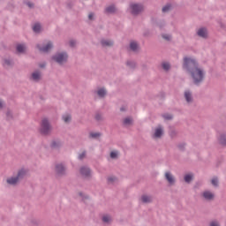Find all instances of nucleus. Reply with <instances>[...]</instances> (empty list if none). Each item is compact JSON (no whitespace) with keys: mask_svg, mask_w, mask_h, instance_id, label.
Segmentation results:
<instances>
[{"mask_svg":"<svg viewBox=\"0 0 226 226\" xmlns=\"http://www.w3.org/2000/svg\"><path fill=\"white\" fill-rule=\"evenodd\" d=\"M36 48L40 52H43L44 54H47L48 52H50L51 49H54V44L52 43V41H49L43 46L37 44Z\"/></svg>","mask_w":226,"mask_h":226,"instance_id":"5","label":"nucleus"},{"mask_svg":"<svg viewBox=\"0 0 226 226\" xmlns=\"http://www.w3.org/2000/svg\"><path fill=\"white\" fill-rule=\"evenodd\" d=\"M89 137H90V139H100V137H102V133H100V132H90Z\"/></svg>","mask_w":226,"mask_h":226,"instance_id":"26","label":"nucleus"},{"mask_svg":"<svg viewBox=\"0 0 226 226\" xmlns=\"http://www.w3.org/2000/svg\"><path fill=\"white\" fill-rule=\"evenodd\" d=\"M162 135H163V129L162 127H158L155 129L153 138L154 139H162Z\"/></svg>","mask_w":226,"mask_h":226,"instance_id":"12","label":"nucleus"},{"mask_svg":"<svg viewBox=\"0 0 226 226\" xmlns=\"http://www.w3.org/2000/svg\"><path fill=\"white\" fill-rule=\"evenodd\" d=\"M110 158H112V159L117 158V152H111L110 153Z\"/></svg>","mask_w":226,"mask_h":226,"instance_id":"39","label":"nucleus"},{"mask_svg":"<svg viewBox=\"0 0 226 226\" xmlns=\"http://www.w3.org/2000/svg\"><path fill=\"white\" fill-rule=\"evenodd\" d=\"M114 181H116V177H108V183H114Z\"/></svg>","mask_w":226,"mask_h":226,"instance_id":"40","label":"nucleus"},{"mask_svg":"<svg viewBox=\"0 0 226 226\" xmlns=\"http://www.w3.org/2000/svg\"><path fill=\"white\" fill-rule=\"evenodd\" d=\"M141 202H143V204H151V202H153V198L144 194L141 196Z\"/></svg>","mask_w":226,"mask_h":226,"instance_id":"16","label":"nucleus"},{"mask_svg":"<svg viewBox=\"0 0 226 226\" xmlns=\"http://www.w3.org/2000/svg\"><path fill=\"white\" fill-rule=\"evenodd\" d=\"M4 68H10L11 66H13V60H11L10 58L4 59Z\"/></svg>","mask_w":226,"mask_h":226,"instance_id":"23","label":"nucleus"},{"mask_svg":"<svg viewBox=\"0 0 226 226\" xmlns=\"http://www.w3.org/2000/svg\"><path fill=\"white\" fill-rule=\"evenodd\" d=\"M177 147L180 151H185V147H186V143H180L177 145Z\"/></svg>","mask_w":226,"mask_h":226,"instance_id":"34","label":"nucleus"},{"mask_svg":"<svg viewBox=\"0 0 226 226\" xmlns=\"http://www.w3.org/2000/svg\"><path fill=\"white\" fill-rule=\"evenodd\" d=\"M63 121H64V123H70V121H72V116L71 115L63 116Z\"/></svg>","mask_w":226,"mask_h":226,"instance_id":"31","label":"nucleus"},{"mask_svg":"<svg viewBox=\"0 0 226 226\" xmlns=\"http://www.w3.org/2000/svg\"><path fill=\"white\" fill-rule=\"evenodd\" d=\"M61 146H63V142H61L59 139L53 140L50 144V147L52 149H59Z\"/></svg>","mask_w":226,"mask_h":226,"instance_id":"15","label":"nucleus"},{"mask_svg":"<svg viewBox=\"0 0 226 226\" xmlns=\"http://www.w3.org/2000/svg\"><path fill=\"white\" fill-rule=\"evenodd\" d=\"M130 49L132 52H137V50H139V44L132 41L130 42Z\"/></svg>","mask_w":226,"mask_h":226,"instance_id":"22","label":"nucleus"},{"mask_svg":"<svg viewBox=\"0 0 226 226\" xmlns=\"http://www.w3.org/2000/svg\"><path fill=\"white\" fill-rule=\"evenodd\" d=\"M79 197H84V194L82 192L79 193Z\"/></svg>","mask_w":226,"mask_h":226,"instance_id":"52","label":"nucleus"},{"mask_svg":"<svg viewBox=\"0 0 226 226\" xmlns=\"http://www.w3.org/2000/svg\"><path fill=\"white\" fill-rule=\"evenodd\" d=\"M26 6H28V8H34V4L31 3V2H26Z\"/></svg>","mask_w":226,"mask_h":226,"instance_id":"41","label":"nucleus"},{"mask_svg":"<svg viewBox=\"0 0 226 226\" xmlns=\"http://www.w3.org/2000/svg\"><path fill=\"white\" fill-rule=\"evenodd\" d=\"M183 68L186 73L191 75L194 86H200L204 82L206 72L199 66L197 59L188 56L184 57Z\"/></svg>","mask_w":226,"mask_h":226,"instance_id":"1","label":"nucleus"},{"mask_svg":"<svg viewBox=\"0 0 226 226\" xmlns=\"http://www.w3.org/2000/svg\"><path fill=\"white\" fill-rule=\"evenodd\" d=\"M211 183H212L213 186L218 187V177H214L211 180Z\"/></svg>","mask_w":226,"mask_h":226,"instance_id":"35","label":"nucleus"},{"mask_svg":"<svg viewBox=\"0 0 226 226\" xmlns=\"http://www.w3.org/2000/svg\"><path fill=\"white\" fill-rule=\"evenodd\" d=\"M86 154H87V152L86 150H84L81 154H79L78 159L83 160L84 158H86Z\"/></svg>","mask_w":226,"mask_h":226,"instance_id":"37","label":"nucleus"},{"mask_svg":"<svg viewBox=\"0 0 226 226\" xmlns=\"http://www.w3.org/2000/svg\"><path fill=\"white\" fill-rule=\"evenodd\" d=\"M116 11H117V9L116 8L115 4H111L106 7L104 10V13H106L107 15H112L113 13H116Z\"/></svg>","mask_w":226,"mask_h":226,"instance_id":"9","label":"nucleus"},{"mask_svg":"<svg viewBox=\"0 0 226 226\" xmlns=\"http://www.w3.org/2000/svg\"><path fill=\"white\" fill-rule=\"evenodd\" d=\"M165 178L170 185H174L176 183V178H174L170 171L165 173Z\"/></svg>","mask_w":226,"mask_h":226,"instance_id":"14","label":"nucleus"},{"mask_svg":"<svg viewBox=\"0 0 226 226\" xmlns=\"http://www.w3.org/2000/svg\"><path fill=\"white\" fill-rule=\"evenodd\" d=\"M184 97L185 98V101L187 103H192L193 102V95L192 94V91L185 90L184 93Z\"/></svg>","mask_w":226,"mask_h":226,"instance_id":"8","label":"nucleus"},{"mask_svg":"<svg viewBox=\"0 0 226 226\" xmlns=\"http://www.w3.org/2000/svg\"><path fill=\"white\" fill-rule=\"evenodd\" d=\"M130 10L132 15H139L144 11V6L140 4H130Z\"/></svg>","mask_w":226,"mask_h":226,"instance_id":"4","label":"nucleus"},{"mask_svg":"<svg viewBox=\"0 0 226 226\" xmlns=\"http://www.w3.org/2000/svg\"><path fill=\"white\" fill-rule=\"evenodd\" d=\"M67 8H69V10H72L73 8V3L72 2L68 3L67 4Z\"/></svg>","mask_w":226,"mask_h":226,"instance_id":"47","label":"nucleus"},{"mask_svg":"<svg viewBox=\"0 0 226 226\" xmlns=\"http://www.w3.org/2000/svg\"><path fill=\"white\" fill-rule=\"evenodd\" d=\"M0 109H3V102L0 101Z\"/></svg>","mask_w":226,"mask_h":226,"instance_id":"51","label":"nucleus"},{"mask_svg":"<svg viewBox=\"0 0 226 226\" xmlns=\"http://www.w3.org/2000/svg\"><path fill=\"white\" fill-rule=\"evenodd\" d=\"M76 43H77V41H75L74 40H71V41H69L70 47H75Z\"/></svg>","mask_w":226,"mask_h":226,"instance_id":"43","label":"nucleus"},{"mask_svg":"<svg viewBox=\"0 0 226 226\" xmlns=\"http://www.w3.org/2000/svg\"><path fill=\"white\" fill-rule=\"evenodd\" d=\"M79 174H81L82 177H91L93 171L91 170V168L87 166H82L79 169Z\"/></svg>","mask_w":226,"mask_h":226,"instance_id":"7","label":"nucleus"},{"mask_svg":"<svg viewBox=\"0 0 226 226\" xmlns=\"http://www.w3.org/2000/svg\"><path fill=\"white\" fill-rule=\"evenodd\" d=\"M120 111H121V112H125V111H126V109H125L124 107H121V108H120Z\"/></svg>","mask_w":226,"mask_h":226,"instance_id":"50","label":"nucleus"},{"mask_svg":"<svg viewBox=\"0 0 226 226\" xmlns=\"http://www.w3.org/2000/svg\"><path fill=\"white\" fill-rule=\"evenodd\" d=\"M162 68L165 72H169L170 70V64L169 63H162Z\"/></svg>","mask_w":226,"mask_h":226,"instance_id":"32","label":"nucleus"},{"mask_svg":"<svg viewBox=\"0 0 226 226\" xmlns=\"http://www.w3.org/2000/svg\"><path fill=\"white\" fill-rule=\"evenodd\" d=\"M39 66L41 68H45V66H47V64L46 63H42V64H40Z\"/></svg>","mask_w":226,"mask_h":226,"instance_id":"48","label":"nucleus"},{"mask_svg":"<svg viewBox=\"0 0 226 226\" xmlns=\"http://www.w3.org/2000/svg\"><path fill=\"white\" fill-rule=\"evenodd\" d=\"M19 177H11L6 179L7 185H10L11 186H16L17 183H19Z\"/></svg>","mask_w":226,"mask_h":226,"instance_id":"11","label":"nucleus"},{"mask_svg":"<svg viewBox=\"0 0 226 226\" xmlns=\"http://www.w3.org/2000/svg\"><path fill=\"white\" fill-rule=\"evenodd\" d=\"M55 172L59 177H63L66 174V167L63 163H58L55 166Z\"/></svg>","mask_w":226,"mask_h":226,"instance_id":"6","label":"nucleus"},{"mask_svg":"<svg viewBox=\"0 0 226 226\" xmlns=\"http://www.w3.org/2000/svg\"><path fill=\"white\" fill-rule=\"evenodd\" d=\"M133 123V119H132L131 117H125L124 119L123 124L124 126H130V124H132Z\"/></svg>","mask_w":226,"mask_h":226,"instance_id":"25","label":"nucleus"},{"mask_svg":"<svg viewBox=\"0 0 226 226\" xmlns=\"http://www.w3.org/2000/svg\"><path fill=\"white\" fill-rule=\"evenodd\" d=\"M31 79L34 80V82H40V80H41V73L40 71L34 72L32 73Z\"/></svg>","mask_w":226,"mask_h":226,"instance_id":"10","label":"nucleus"},{"mask_svg":"<svg viewBox=\"0 0 226 226\" xmlns=\"http://www.w3.org/2000/svg\"><path fill=\"white\" fill-rule=\"evenodd\" d=\"M203 197L206 200H213V199H215V194L209 191H206L203 192Z\"/></svg>","mask_w":226,"mask_h":226,"instance_id":"18","label":"nucleus"},{"mask_svg":"<svg viewBox=\"0 0 226 226\" xmlns=\"http://www.w3.org/2000/svg\"><path fill=\"white\" fill-rule=\"evenodd\" d=\"M6 116H7V119H11V117H13V115H11V111H7Z\"/></svg>","mask_w":226,"mask_h":226,"instance_id":"46","label":"nucleus"},{"mask_svg":"<svg viewBox=\"0 0 226 226\" xmlns=\"http://www.w3.org/2000/svg\"><path fill=\"white\" fill-rule=\"evenodd\" d=\"M33 31L35 34H40L41 33V25L40 23H35L33 26Z\"/></svg>","mask_w":226,"mask_h":226,"instance_id":"19","label":"nucleus"},{"mask_svg":"<svg viewBox=\"0 0 226 226\" xmlns=\"http://www.w3.org/2000/svg\"><path fill=\"white\" fill-rule=\"evenodd\" d=\"M210 226H220V223L218 222H216V221H212L210 222Z\"/></svg>","mask_w":226,"mask_h":226,"instance_id":"44","label":"nucleus"},{"mask_svg":"<svg viewBox=\"0 0 226 226\" xmlns=\"http://www.w3.org/2000/svg\"><path fill=\"white\" fill-rule=\"evenodd\" d=\"M94 18V13L90 12V13L88 14V20H93Z\"/></svg>","mask_w":226,"mask_h":226,"instance_id":"45","label":"nucleus"},{"mask_svg":"<svg viewBox=\"0 0 226 226\" xmlns=\"http://www.w3.org/2000/svg\"><path fill=\"white\" fill-rule=\"evenodd\" d=\"M170 137H176V132H175V131H172V132H170Z\"/></svg>","mask_w":226,"mask_h":226,"instance_id":"49","label":"nucleus"},{"mask_svg":"<svg viewBox=\"0 0 226 226\" xmlns=\"http://www.w3.org/2000/svg\"><path fill=\"white\" fill-rule=\"evenodd\" d=\"M162 38H163L164 40H167V41H170V35H169V34H163V35H162Z\"/></svg>","mask_w":226,"mask_h":226,"instance_id":"42","label":"nucleus"},{"mask_svg":"<svg viewBox=\"0 0 226 226\" xmlns=\"http://www.w3.org/2000/svg\"><path fill=\"white\" fill-rule=\"evenodd\" d=\"M126 64L129 66V68H131L132 70H135V68L137 67V63L133 62V61H127Z\"/></svg>","mask_w":226,"mask_h":226,"instance_id":"27","label":"nucleus"},{"mask_svg":"<svg viewBox=\"0 0 226 226\" xmlns=\"http://www.w3.org/2000/svg\"><path fill=\"white\" fill-rule=\"evenodd\" d=\"M197 34L200 36V38H207V29L205 27L200 28L197 31Z\"/></svg>","mask_w":226,"mask_h":226,"instance_id":"13","label":"nucleus"},{"mask_svg":"<svg viewBox=\"0 0 226 226\" xmlns=\"http://www.w3.org/2000/svg\"><path fill=\"white\" fill-rule=\"evenodd\" d=\"M102 119H103V117H102V114L97 113V114L95 115V120H96V121H102Z\"/></svg>","mask_w":226,"mask_h":226,"instance_id":"38","label":"nucleus"},{"mask_svg":"<svg viewBox=\"0 0 226 226\" xmlns=\"http://www.w3.org/2000/svg\"><path fill=\"white\" fill-rule=\"evenodd\" d=\"M162 117L166 119V121H170V119H172L174 117L170 114H164L162 115Z\"/></svg>","mask_w":226,"mask_h":226,"instance_id":"33","label":"nucleus"},{"mask_svg":"<svg viewBox=\"0 0 226 226\" xmlns=\"http://www.w3.org/2000/svg\"><path fill=\"white\" fill-rule=\"evenodd\" d=\"M185 183H192V181H193V176L191 174H187L185 176Z\"/></svg>","mask_w":226,"mask_h":226,"instance_id":"28","label":"nucleus"},{"mask_svg":"<svg viewBox=\"0 0 226 226\" xmlns=\"http://www.w3.org/2000/svg\"><path fill=\"white\" fill-rule=\"evenodd\" d=\"M102 222L104 223H109L110 222V216H109V215L102 216Z\"/></svg>","mask_w":226,"mask_h":226,"instance_id":"36","label":"nucleus"},{"mask_svg":"<svg viewBox=\"0 0 226 226\" xmlns=\"http://www.w3.org/2000/svg\"><path fill=\"white\" fill-rule=\"evenodd\" d=\"M170 8H172L170 4H166L164 7H162V12L167 13V11H170Z\"/></svg>","mask_w":226,"mask_h":226,"instance_id":"30","label":"nucleus"},{"mask_svg":"<svg viewBox=\"0 0 226 226\" xmlns=\"http://www.w3.org/2000/svg\"><path fill=\"white\" fill-rule=\"evenodd\" d=\"M219 142L222 146H226V134H221L219 137Z\"/></svg>","mask_w":226,"mask_h":226,"instance_id":"24","label":"nucleus"},{"mask_svg":"<svg viewBox=\"0 0 226 226\" xmlns=\"http://www.w3.org/2000/svg\"><path fill=\"white\" fill-rule=\"evenodd\" d=\"M52 61L57 63V64H64L68 61V53L66 52H58L51 56Z\"/></svg>","mask_w":226,"mask_h":226,"instance_id":"2","label":"nucleus"},{"mask_svg":"<svg viewBox=\"0 0 226 226\" xmlns=\"http://www.w3.org/2000/svg\"><path fill=\"white\" fill-rule=\"evenodd\" d=\"M16 49H17V52H19V54H22V52L26 50V47H24V45L22 44H18Z\"/></svg>","mask_w":226,"mask_h":226,"instance_id":"29","label":"nucleus"},{"mask_svg":"<svg viewBox=\"0 0 226 226\" xmlns=\"http://www.w3.org/2000/svg\"><path fill=\"white\" fill-rule=\"evenodd\" d=\"M96 94L99 96V98H105V96H107V89H105L104 87L99 88L96 91Z\"/></svg>","mask_w":226,"mask_h":226,"instance_id":"17","label":"nucleus"},{"mask_svg":"<svg viewBox=\"0 0 226 226\" xmlns=\"http://www.w3.org/2000/svg\"><path fill=\"white\" fill-rule=\"evenodd\" d=\"M101 45L102 47H112V45H114V41H112L110 40L102 39V40H101Z\"/></svg>","mask_w":226,"mask_h":226,"instance_id":"20","label":"nucleus"},{"mask_svg":"<svg viewBox=\"0 0 226 226\" xmlns=\"http://www.w3.org/2000/svg\"><path fill=\"white\" fill-rule=\"evenodd\" d=\"M52 132V126L50 125V122H49V119L44 118L42 119L41 123V129L40 132L41 135H49Z\"/></svg>","mask_w":226,"mask_h":226,"instance_id":"3","label":"nucleus"},{"mask_svg":"<svg viewBox=\"0 0 226 226\" xmlns=\"http://www.w3.org/2000/svg\"><path fill=\"white\" fill-rule=\"evenodd\" d=\"M26 171L24 169H21L18 171L16 177H18V181H20L23 177H26Z\"/></svg>","mask_w":226,"mask_h":226,"instance_id":"21","label":"nucleus"}]
</instances>
